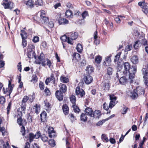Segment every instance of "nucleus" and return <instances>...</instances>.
I'll return each mask as SVG.
<instances>
[{
  "label": "nucleus",
  "mask_w": 148,
  "mask_h": 148,
  "mask_svg": "<svg viewBox=\"0 0 148 148\" xmlns=\"http://www.w3.org/2000/svg\"><path fill=\"white\" fill-rule=\"evenodd\" d=\"M123 65L124 68L123 74L127 75L128 72L129 73V82L130 84L132 83L134 81L133 79L134 78L135 74L136 72V66H132L131 67L130 64L128 62H123Z\"/></svg>",
  "instance_id": "nucleus-1"
},
{
  "label": "nucleus",
  "mask_w": 148,
  "mask_h": 148,
  "mask_svg": "<svg viewBox=\"0 0 148 148\" xmlns=\"http://www.w3.org/2000/svg\"><path fill=\"white\" fill-rule=\"evenodd\" d=\"M35 62L37 64H41L42 66H45L47 65L49 68H50L52 66V62L48 58L45 59L43 54H40Z\"/></svg>",
  "instance_id": "nucleus-2"
},
{
  "label": "nucleus",
  "mask_w": 148,
  "mask_h": 148,
  "mask_svg": "<svg viewBox=\"0 0 148 148\" xmlns=\"http://www.w3.org/2000/svg\"><path fill=\"white\" fill-rule=\"evenodd\" d=\"M31 97L29 98V97L27 96H25L21 101V104L20 105L21 110L23 111V113H25L26 109L27 106L26 102L28 100H29L31 103L34 100L35 95L34 93H33L31 95Z\"/></svg>",
  "instance_id": "nucleus-3"
},
{
  "label": "nucleus",
  "mask_w": 148,
  "mask_h": 148,
  "mask_svg": "<svg viewBox=\"0 0 148 148\" xmlns=\"http://www.w3.org/2000/svg\"><path fill=\"white\" fill-rule=\"evenodd\" d=\"M21 35L22 39V45L23 47L24 48L26 47L27 44L26 39L27 38V34L24 30H21Z\"/></svg>",
  "instance_id": "nucleus-4"
},
{
  "label": "nucleus",
  "mask_w": 148,
  "mask_h": 148,
  "mask_svg": "<svg viewBox=\"0 0 148 148\" xmlns=\"http://www.w3.org/2000/svg\"><path fill=\"white\" fill-rule=\"evenodd\" d=\"M138 5L141 8L142 11L146 15L148 14V3L145 1L139 2L138 3Z\"/></svg>",
  "instance_id": "nucleus-5"
},
{
  "label": "nucleus",
  "mask_w": 148,
  "mask_h": 148,
  "mask_svg": "<svg viewBox=\"0 0 148 148\" xmlns=\"http://www.w3.org/2000/svg\"><path fill=\"white\" fill-rule=\"evenodd\" d=\"M1 4L5 9L12 10L15 6L14 3L10 1H5V2L2 3Z\"/></svg>",
  "instance_id": "nucleus-6"
},
{
  "label": "nucleus",
  "mask_w": 148,
  "mask_h": 148,
  "mask_svg": "<svg viewBox=\"0 0 148 148\" xmlns=\"http://www.w3.org/2000/svg\"><path fill=\"white\" fill-rule=\"evenodd\" d=\"M75 93L76 95L78 98H84L85 95L84 91L79 86H78L76 88Z\"/></svg>",
  "instance_id": "nucleus-7"
},
{
  "label": "nucleus",
  "mask_w": 148,
  "mask_h": 148,
  "mask_svg": "<svg viewBox=\"0 0 148 148\" xmlns=\"http://www.w3.org/2000/svg\"><path fill=\"white\" fill-rule=\"evenodd\" d=\"M40 110V105L39 104L36 103L32 108L31 112L32 113H36L38 114Z\"/></svg>",
  "instance_id": "nucleus-8"
},
{
  "label": "nucleus",
  "mask_w": 148,
  "mask_h": 148,
  "mask_svg": "<svg viewBox=\"0 0 148 148\" xmlns=\"http://www.w3.org/2000/svg\"><path fill=\"white\" fill-rule=\"evenodd\" d=\"M83 80L85 84H90L93 81V78L89 74H85L84 76Z\"/></svg>",
  "instance_id": "nucleus-9"
},
{
  "label": "nucleus",
  "mask_w": 148,
  "mask_h": 148,
  "mask_svg": "<svg viewBox=\"0 0 148 148\" xmlns=\"http://www.w3.org/2000/svg\"><path fill=\"white\" fill-rule=\"evenodd\" d=\"M48 132L49 137L51 138H54L56 136V134L55 131L54 130L53 128L52 127H49L48 128Z\"/></svg>",
  "instance_id": "nucleus-10"
},
{
  "label": "nucleus",
  "mask_w": 148,
  "mask_h": 148,
  "mask_svg": "<svg viewBox=\"0 0 148 148\" xmlns=\"http://www.w3.org/2000/svg\"><path fill=\"white\" fill-rule=\"evenodd\" d=\"M52 81L53 84L55 86L56 84V79L54 76V74L53 73H51L50 77L47 78L45 81V83L46 85H48V83L51 81Z\"/></svg>",
  "instance_id": "nucleus-11"
},
{
  "label": "nucleus",
  "mask_w": 148,
  "mask_h": 148,
  "mask_svg": "<svg viewBox=\"0 0 148 148\" xmlns=\"http://www.w3.org/2000/svg\"><path fill=\"white\" fill-rule=\"evenodd\" d=\"M101 86L103 90L105 91H108L109 90L110 87V82L109 81L102 82Z\"/></svg>",
  "instance_id": "nucleus-12"
},
{
  "label": "nucleus",
  "mask_w": 148,
  "mask_h": 148,
  "mask_svg": "<svg viewBox=\"0 0 148 148\" xmlns=\"http://www.w3.org/2000/svg\"><path fill=\"white\" fill-rule=\"evenodd\" d=\"M112 55L110 54L109 56L106 57L103 62V65L104 67L110 66L111 65V57Z\"/></svg>",
  "instance_id": "nucleus-13"
},
{
  "label": "nucleus",
  "mask_w": 148,
  "mask_h": 148,
  "mask_svg": "<svg viewBox=\"0 0 148 148\" xmlns=\"http://www.w3.org/2000/svg\"><path fill=\"white\" fill-rule=\"evenodd\" d=\"M59 18H58V17H57L58 18V20L60 25H66L69 23V21L66 19L62 18L61 17V14H59L58 15Z\"/></svg>",
  "instance_id": "nucleus-14"
},
{
  "label": "nucleus",
  "mask_w": 148,
  "mask_h": 148,
  "mask_svg": "<svg viewBox=\"0 0 148 148\" xmlns=\"http://www.w3.org/2000/svg\"><path fill=\"white\" fill-rule=\"evenodd\" d=\"M64 93L60 92L58 90H57L55 92V95L57 99L60 101H62L63 100L64 97Z\"/></svg>",
  "instance_id": "nucleus-15"
},
{
  "label": "nucleus",
  "mask_w": 148,
  "mask_h": 148,
  "mask_svg": "<svg viewBox=\"0 0 148 148\" xmlns=\"http://www.w3.org/2000/svg\"><path fill=\"white\" fill-rule=\"evenodd\" d=\"M129 96L133 100L136 99L138 97V94L137 93V91L135 89L130 92Z\"/></svg>",
  "instance_id": "nucleus-16"
},
{
  "label": "nucleus",
  "mask_w": 148,
  "mask_h": 148,
  "mask_svg": "<svg viewBox=\"0 0 148 148\" xmlns=\"http://www.w3.org/2000/svg\"><path fill=\"white\" fill-rule=\"evenodd\" d=\"M142 71L143 76L146 77L148 76V64H147L146 63L143 66Z\"/></svg>",
  "instance_id": "nucleus-17"
},
{
  "label": "nucleus",
  "mask_w": 148,
  "mask_h": 148,
  "mask_svg": "<svg viewBox=\"0 0 148 148\" xmlns=\"http://www.w3.org/2000/svg\"><path fill=\"white\" fill-rule=\"evenodd\" d=\"M72 57L73 60L75 61L76 62H78L81 59V55L79 53L76 52L73 53Z\"/></svg>",
  "instance_id": "nucleus-18"
},
{
  "label": "nucleus",
  "mask_w": 148,
  "mask_h": 148,
  "mask_svg": "<svg viewBox=\"0 0 148 148\" xmlns=\"http://www.w3.org/2000/svg\"><path fill=\"white\" fill-rule=\"evenodd\" d=\"M59 90L60 92L64 93V94L67 90V87L66 85L64 84L60 83L59 86Z\"/></svg>",
  "instance_id": "nucleus-19"
},
{
  "label": "nucleus",
  "mask_w": 148,
  "mask_h": 148,
  "mask_svg": "<svg viewBox=\"0 0 148 148\" xmlns=\"http://www.w3.org/2000/svg\"><path fill=\"white\" fill-rule=\"evenodd\" d=\"M85 112L87 115L91 117H92L93 111L92 108L87 107L85 109Z\"/></svg>",
  "instance_id": "nucleus-20"
},
{
  "label": "nucleus",
  "mask_w": 148,
  "mask_h": 148,
  "mask_svg": "<svg viewBox=\"0 0 148 148\" xmlns=\"http://www.w3.org/2000/svg\"><path fill=\"white\" fill-rule=\"evenodd\" d=\"M17 123L20 126L25 125L27 124L26 120L24 119H22V117H18Z\"/></svg>",
  "instance_id": "nucleus-21"
},
{
  "label": "nucleus",
  "mask_w": 148,
  "mask_h": 148,
  "mask_svg": "<svg viewBox=\"0 0 148 148\" xmlns=\"http://www.w3.org/2000/svg\"><path fill=\"white\" fill-rule=\"evenodd\" d=\"M62 110L64 114L66 115L69 113V108L66 104H64L62 106Z\"/></svg>",
  "instance_id": "nucleus-22"
},
{
  "label": "nucleus",
  "mask_w": 148,
  "mask_h": 148,
  "mask_svg": "<svg viewBox=\"0 0 148 148\" xmlns=\"http://www.w3.org/2000/svg\"><path fill=\"white\" fill-rule=\"evenodd\" d=\"M41 121L45 122L46 121L47 114L45 111H43L40 114Z\"/></svg>",
  "instance_id": "nucleus-23"
},
{
  "label": "nucleus",
  "mask_w": 148,
  "mask_h": 148,
  "mask_svg": "<svg viewBox=\"0 0 148 148\" xmlns=\"http://www.w3.org/2000/svg\"><path fill=\"white\" fill-rule=\"evenodd\" d=\"M101 115V111L99 110H96L93 112L92 114V117L95 118H99Z\"/></svg>",
  "instance_id": "nucleus-24"
},
{
  "label": "nucleus",
  "mask_w": 148,
  "mask_h": 148,
  "mask_svg": "<svg viewBox=\"0 0 148 148\" xmlns=\"http://www.w3.org/2000/svg\"><path fill=\"white\" fill-rule=\"evenodd\" d=\"M68 38H69V37H67L66 35L62 36L60 38V39L62 41L63 48L65 49H66L65 46L66 44L64 43V42H66L67 41Z\"/></svg>",
  "instance_id": "nucleus-25"
},
{
  "label": "nucleus",
  "mask_w": 148,
  "mask_h": 148,
  "mask_svg": "<svg viewBox=\"0 0 148 148\" xmlns=\"http://www.w3.org/2000/svg\"><path fill=\"white\" fill-rule=\"evenodd\" d=\"M130 60L132 63L137 64L138 63L139 59L137 56L134 55L131 58Z\"/></svg>",
  "instance_id": "nucleus-26"
},
{
  "label": "nucleus",
  "mask_w": 148,
  "mask_h": 148,
  "mask_svg": "<svg viewBox=\"0 0 148 148\" xmlns=\"http://www.w3.org/2000/svg\"><path fill=\"white\" fill-rule=\"evenodd\" d=\"M3 93L6 94L7 96H10L12 91V89H10L9 88H7L5 89L4 87H3Z\"/></svg>",
  "instance_id": "nucleus-27"
},
{
  "label": "nucleus",
  "mask_w": 148,
  "mask_h": 148,
  "mask_svg": "<svg viewBox=\"0 0 148 148\" xmlns=\"http://www.w3.org/2000/svg\"><path fill=\"white\" fill-rule=\"evenodd\" d=\"M94 68L91 65H88L86 69V70L87 71V73L86 74H89L92 73L94 72Z\"/></svg>",
  "instance_id": "nucleus-28"
},
{
  "label": "nucleus",
  "mask_w": 148,
  "mask_h": 148,
  "mask_svg": "<svg viewBox=\"0 0 148 148\" xmlns=\"http://www.w3.org/2000/svg\"><path fill=\"white\" fill-rule=\"evenodd\" d=\"M137 91V93L139 95L144 94L145 92V90L141 87L138 86L135 89Z\"/></svg>",
  "instance_id": "nucleus-29"
},
{
  "label": "nucleus",
  "mask_w": 148,
  "mask_h": 148,
  "mask_svg": "<svg viewBox=\"0 0 148 148\" xmlns=\"http://www.w3.org/2000/svg\"><path fill=\"white\" fill-rule=\"evenodd\" d=\"M27 8H32L34 7V1H27L24 2Z\"/></svg>",
  "instance_id": "nucleus-30"
},
{
  "label": "nucleus",
  "mask_w": 148,
  "mask_h": 148,
  "mask_svg": "<svg viewBox=\"0 0 148 148\" xmlns=\"http://www.w3.org/2000/svg\"><path fill=\"white\" fill-rule=\"evenodd\" d=\"M69 36L72 39L75 40L78 37V33L77 32L71 33Z\"/></svg>",
  "instance_id": "nucleus-31"
},
{
  "label": "nucleus",
  "mask_w": 148,
  "mask_h": 148,
  "mask_svg": "<svg viewBox=\"0 0 148 148\" xmlns=\"http://www.w3.org/2000/svg\"><path fill=\"white\" fill-rule=\"evenodd\" d=\"M119 82L121 84L125 85L128 82V79L125 77H122L119 79Z\"/></svg>",
  "instance_id": "nucleus-32"
},
{
  "label": "nucleus",
  "mask_w": 148,
  "mask_h": 148,
  "mask_svg": "<svg viewBox=\"0 0 148 148\" xmlns=\"http://www.w3.org/2000/svg\"><path fill=\"white\" fill-rule=\"evenodd\" d=\"M87 115L86 114L82 113L80 115V120L83 122H86L88 119L87 116Z\"/></svg>",
  "instance_id": "nucleus-33"
},
{
  "label": "nucleus",
  "mask_w": 148,
  "mask_h": 148,
  "mask_svg": "<svg viewBox=\"0 0 148 148\" xmlns=\"http://www.w3.org/2000/svg\"><path fill=\"white\" fill-rule=\"evenodd\" d=\"M72 107L74 112L75 113H79L80 112V110L78 106L76 105V104H73Z\"/></svg>",
  "instance_id": "nucleus-34"
},
{
  "label": "nucleus",
  "mask_w": 148,
  "mask_h": 148,
  "mask_svg": "<svg viewBox=\"0 0 148 148\" xmlns=\"http://www.w3.org/2000/svg\"><path fill=\"white\" fill-rule=\"evenodd\" d=\"M102 58L100 55H98L95 56V62L97 64H100L102 61Z\"/></svg>",
  "instance_id": "nucleus-35"
},
{
  "label": "nucleus",
  "mask_w": 148,
  "mask_h": 148,
  "mask_svg": "<svg viewBox=\"0 0 148 148\" xmlns=\"http://www.w3.org/2000/svg\"><path fill=\"white\" fill-rule=\"evenodd\" d=\"M27 54L28 57L30 59L34 58H36L35 52L27 51Z\"/></svg>",
  "instance_id": "nucleus-36"
},
{
  "label": "nucleus",
  "mask_w": 148,
  "mask_h": 148,
  "mask_svg": "<svg viewBox=\"0 0 148 148\" xmlns=\"http://www.w3.org/2000/svg\"><path fill=\"white\" fill-rule=\"evenodd\" d=\"M35 47L34 45L30 44L28 45L27 47V51L35 52Z\"/></svg>",
  "instance_id": "nucleus-37"
},
{
  "label": "nucleus",
  "mask_w": 148,
  "mask_h": 148,
  "mask_svg": "<svg viewBox=\"0 0 148 148\" xmlns=\"http://www.w3.org/2000/svg\"><path fill=\"white\" fill-rule=\"evenodd\" d=\"M60 81L63 83H66L69 82V79L67 78L64 76H62L60 78Z\"/></svg>",
  "instance_id": "nucleus-38"
},
{
  "label": "nucleus",
  "mask_w": 148,
  "mask_h": 148,
  "mask_svg": "<svg viewBox=\"0 0 148 148\" xmlns=\"http://www.w3.org/2000/svg\"><path fill=\"white\" fill-rule=\"evenodd\" d=\"M76 49L79 53H82L83 50L82 45L80 43H78L77 45Z\"/></svg>",
  "instance_id": "nucleus-39"
},
{
  "label": "nucleus",
  "mask_w": 148,
  "mask_h": 148,
  "mask_svg": "<svg viewBox=\"0 0 148 148\" xmlns=\"http://www.w3.org/2000/svg\"><path fill=\"white\" fill-rule=\"evenodd\" d=\"M65 15L67 18H72L73 16L72 11L69 10H66L65 12Z\"/></svg>",
  "instance_id": "nucleus-40"
},
{
  "label": "nucleus",
  "mask_w": 148,
  "mask_h": 148,
  "mask_svg": "<svg viewBox=\"0 0 148 148\" xmlns=\"http://www.w3.org/2000/svg\"><path fill=\"white\" fill-rule=\"evenodd\" d=\"M45 102L46 110L47 112L49 111L51 108L50 103L47 101H45Z\"/></svg>",
  "instance_id": "nucleus-41"
},
{
  "label": "nucleus",
  "mask_w": 148,
  "mask_h": 148,
  "mask_svg": "<svg viewBox=\"0 0 148 148\" xmlns=\"http://www.w3.org/2000/svg\"><path fill=\"white\" fill-rule=\"evenodd\" d=\"M12 102L11 101L10 102L8 103V105L6 108L7 114L8 115L10 113V111L12 108Z\"/></svg>",
  "instance_id": "nucleus-42"
},
{
  "label": "nucleus",
  "mask_w": 148,
  "mask_h": 148,
  "mask_svg": "<svg viewBox=\"0 0 148 148\" xmlns=\"http://www.w3.org/2000/svg\"><path fill=\"white\" fill-rule=\"evenodd\" d=\"M28 140L30 143L32 142L34 139L35 138L34 134L33 133H30L29 134Z\"/></svg>",
  "instance_id": "nucleus-43"
},
{
  "label": "nucleus",
  "mask_w": 148,
  "mask_h": 148,
  "mask_svg": "<svg viewBox=\"0 0 148 148\" xmlns=\"http://www.w3.org/2000/svg\"><path fill=\"white\" fill-rule=\"evenodd\" d=\"M101 139L103 142H108L109 140L107 136L105 134H102L101 136Z\"/></svg>",
  "instance_id": "nucleus-44"
},
{
  "label": "nucleus",
  "mask_w": 148,
  "mask_h": 148,
  "mask_svg": "<svg viewBox=\"0 0 148 148\" xmlns=\"http://www.w3.org/2000/svg\"><path fill=\"white\" fill-rule=\"evenodd\" d=\"M70 99L71 102L73 104H75L76 101V98L75 96L73 95H71L70 97Z\"/></svg>",
  "instance_id": "nucleus-45"
},
{
  "label": "nucleus",
  "mask_w": 148,
  "mask_h": 148,
  "mask_svg": "<svg viewBox=\"0 0 148 148\" xmlns=\"http://www.w3.org/2000/svg\"><path fill=\"white\" fill-rule=\"evenodd\" d=\"M108 96H109L110 99L111 101H116L117 99V97L113 94H109Z\"/></svg>",
  "instance_id": "nucleus-46"
},
{
  "label": "nucleus",
  "mask_w": 148,
  "mask_h": 148,
  "mask_svg": "<svg viewBox=\"0 0 148 148\" xmlns=\"http://www.w3.org/2000/svg\"><path fill=\"white\" fill-rule=\"evenodd\" d=\"M117 103L116 101L110 100L109 104V107L110 108L112 109L114 107Z\"/></svg>",
  "instance_id": "nucleus-47"
},
{
  "label": "nucleus",
  "mask_w": 148,
  "mask_h": 148,
  "mask_svg": "<svg viewBox=\"0 0 148 148\" xmlns=\"http://www.w3.org/2000/svg\"><path fill=\"white\" fill-rule=\"evenodd\" d=\"M41 139L43 142L48 141V138L45 134H43L41 136Z\"/></svg>",
  "instance_id": "nucleus-48"
},
{
  "label": "nucleus",
  "mask_w": 148,
  "mask_h": 148,
  "mask_svg": "<svg viewBox=\"0 0 148 148\" xmlns=\"http://www.w3.org/2000/svg\"><path fill=\"white\" fill-rule=\"evenodd\" d=\"M83 19H85L86 17H88L89 15L88 12L87 11H84L81 14Z\"/></svg>",
  "instance_id": "nucleus-49"
},
{
  "label": "nucleus",
  "mask_w": 148,
  "mask_h": 148,
  "mask_svg": "<svg viewBox=\"0 0 148 148\" xmlns=\"http://www.w3.org/2000/svg\"><path fill=\"white\" fill-rule=\"evenodd\" d=\"M121 54V52H119L115 56V59L114 60V62H117L119 60L120 57V56Z\"/></svg>",
  "instance_id": "nucleus-50"
},
{
  "label": "nucleus",
  "mask_w": 148,
  "mask_h": 148,
  "mask_svg": "<svg viewBox=\"0 0 148 148\" xmlns=\"http://www.w3.org/2000/svg\"><path fill=\"white\" fill-rule=\"evenodd\" d=\"M113 69L111 67H109L107 70V74L109 75H112L113 72Z\"/></svg>",
  "instance_id": "nucleus-51"
},
{
  "label": "nucleus",
  "mask_w": 148,
  "mask_h": 148,
  "mask_svg": "<svg viewBox=\"0 0 148 148\" xmlns=\"http://www.w3.org/2000/svg\"><path fill=\"white\" fill-rule=\"evenodd\" d=\"M41 22L42 23H47L49 21V19L47 17L45 16L44 18H40Z\"/></svg>",
  "instance_id": "nucleus-52"
},
{
  "label": "nucleus",
  "mask_w": 148,
  "mask_h": 148,
  "mask_svg": "<svg viewBox=\"0 0 148 148\" xmlns=\"http://www.w3.org/2000/svg\"><path fill=\"white\" fill-rule=\"evenodd\" d=\"M44 92L47 96H49L51 94V92L47 87H45V89L44 90Z\"/></svg>",
  "instance_id": "nucleus-53"
},
{
  "label": "nucleus",
  "mask_w": 148,
  "mask_h": 148,
  "mask_svg": "<svg viewBox=\"0 0 148 148\" xmlns=\"http://www.w3.org/2000/svg\"><path fill=\"white\" fill-rule=\"evenodd\" d=\"M49 144L51 146L54 147L55 145V141L54 139H50L48 141Z\"/></svg>",
  "instance_id": "nucleus-54"
},
{
  "label": "nucleus",
  "mask_w": 148,
  "mask_h": 148,
  "mask_svg": "<svg viewBox=\"0 0 148 148\" xmlns=\"http://www.w3.org/2000/svg\"><path fill=\"white\" fill-rule=\"evenodd\" d=\"M34 5H35L36 6L42 5H43L42 1H36Z\"/></svg>",
  "instance_id": "nucleus-55"
},
{
  "label": "nucleus",
  "mask_w": 148,
  "mask_h": 148,
  "mask_svg": "<svg viewBox=\"0 0 148 148\" xmlns=\"http://www.w3.org/2000/svg\"><path fill=\"white\" fill-rule=\"evenodd\" d=\"M39 86L40 89L42 90L45 88V85L44 83L42 81H40L39 84Z\"/></svg>",
  "instance_id": "nucleus-56"
},
{
  "label": "nucleus",
  "mask_w": 148,
  "mask_h": 148,
  "mask_svg": "<svg viewBox=\"0 0 148 148\" xmlns=\"http://www.w3.org/2000/svg\"><path fill=\"white\" fill-rule=\"evenodd\" d=\"M38 78L37 76L35 75L32 77V79L31 80V82H33L34 83H35L37 81Z\"/></svg>",
  "instance_id": "nucleus-57"
},
{
  "label": "nucleus",
  "mask_w": 148,
  "mask_h": 148,
  "mask_svg": "<svg viewBox=\"0 0 148 148\" xmlns=\"http://www.w3.org/2000/svg\"><path fill=\"white\" fill-rule=\"evenodd\" d=\"M140 42V40H138L135 42V44L134 45V47L135 49H136L138 48L139 47V44Z\"/></svg>",
  "instance_id": "nucleus-58"
},
{
  "label": "nucleus",
  "mask_w": 148,
  "mask_h": 148,
  "mask_svg": "<svg viewBox=\"0 0 148 148\" xmlns=\"http://www.w3.org/2000/svg\"><path fill=\"white\" fill-rule=\"evenodd\" d=\"M22 127L21 128V132L22 133V135L24 136L25 134V128L23 125H21Z\"/></svg>",
  "instance_id": "nucleus-59"
},
{
  "label": "nucleus",
  "mask_w": 148,
  "mask_h": 148,
  "mask_svg": "<svg viewBox=\"0 0 148 148\" xmlns=\"http://www.w3.org/2000/svg\"><path fill=\"white\" fill-rule=\"evenodd\" d=\"M103 107L104 109L106 111H108L109 108H110L109 106H108L106 102H104L103 104Z\"/></svg>",
  "instance_id": "nucleus-60"
},
{
  "label": "nucleus",
  "mask_w": 148,
  "mask_h": 148,
  "mask_svg": "<svg viewBox=\"0 0 148 148\" xmlns=\"http://www.w3.org/2000/svg\"><path fill=\"white\" fill-rule=\"evenodd\" d=\"M20 108H18L17 109V117H22L23 116V113L22 112V111L20 110Z\"/></svg>",
  "instance_id": "nucleus-61"
},
{
  "label": "nucleus",
  "mask_w": 148,
  "mask_h": 148,
  "mask_svg": "<svg viewBox=\"0 0 148 148\" xmlns=\"http://www.w3.org/2000/svg\"><path fill=\"white\" fill-rule=\"evenodd\" d=\"M39 37L37 36H34L32 39V41L34 43H36L39 41Z\"/></svg>",
  "instance_id": "nucleus-62"
},
{
  "label": "nucleus",
  "mask_w": 148,
  "mask_h": 148,
  "mask_svg": "<svg viewBox=\"0 0 148 148\" xmlns=\"http://www.w3.org/2000/svg\"><path fill=\"white\" fill-rule=\"evenodd\" d=\"M5 102V98L3 96H1L0 97V104H3Z\"/></svg>",
  "instance_id": "nucleus-63"
},
{
  "label": "nucleus",
  "mask_w": 148,
  "mask_h": 148,
  "mask_svg": "<svg viewBox=\"0 0 148 148\" xmlns=\"http://www.w3.org/2000/svg\"><path fill=\"white\" fill-rule=\"evenodd\" d=\"M33 19L37 23H41L40 18L37 16H36L33 18Z\"/></svg>",
  "instance_id": "nucleus-64"
}]
</instances>
